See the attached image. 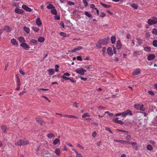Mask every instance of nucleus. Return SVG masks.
<instances>
[{"label": "nucleus", "mask_w": 157, "mask_h": 157, "mask_svg": "<svg viewBox=\"0 0 157 157\" xmlns=\"http://www.w3.org/2000/svg\"><path fill=\"white\" fill-rule=\"evenodd\" d=\"M121 115L123 117H124L127 116H131L132 115V113L131 110L128 109L121 113H117L116 114L115 116L117 117Z\"/></svg>", "instance_id": "nucleus-1"}, {"label": "nucleus", "mask_w": 157, "mask_h": 157, "mask_svg": "<svg viewBox=\"0 0 157 157\" xmlns=\"http://www.w3.org/2000/svg\"><path fill=\"white\" fill-rule=\"evenodd\" d=\"M29 144V140L25 139L19 140L18 142H16L15 144L18 146H24L28 144Z\"/></svg>", "instance_id": "nucleus-2"}, {"label": "nucleus", "mask_w": 157, "mask_h": 157, "mask_svg": "<svg viewBox=\"0 0 157 157\" xmlns=\"http://www.w3.org/2000/svg\"><path fill=\"white\" fill-rule=\"evenodd\" d=\"M151 19H149L148 20V23L150 25L155 24L157 23V18L155 17H151Z\"/></svg>", "instance_id": "nucleus-3"}, {"label": "nucleus", "mask_w": 157, "mask_h": 157, "mask_svg": "<svg viewBox=\"0 0 157 157\" xmlns=\"http://www.w3.org/2000/svg\"><path fill=\"white\" fill-rule=\"evenodd\" d=\"M134 107L136 109L144 111L145 108H144L143 105H140L139 104H136L134 105Z\"/></svg>", "instance_id": "nucleus-4"}, {"label": "nucleus", "mask_w": 157, "mask_h": 157, "mask_svg": "<svg viewBox=\"0 0 157 157\" xmlns=\"http://www.w3.org/2000/svg\"><path fill=\"white\" fill-rule=\"evenodd\" d=\"M109 40V39L108 38H104L100 40L99 42L101 44L106 45L108 44V41Z\"/></svg>", "instance_id": "nucleus-5"}, {"label": "nucleus", "mask_w": 157, "mask_h": 157, "mask_svg": "<svg viewBox=\"0 0 157 157\" xmlns=\"http://www.w3.org/2000/svg\"><path fill=\"white\" fill-rule=\"evenodd\" d=\"M113 121L115 123L120 124L121 125H123L124 124V123L122 121L119 119L118 117L114 118L113 119Z\"/></svg>", "instance_id": "nucleus-6"}, {"label": "nucleus", "mask_w": 157, "mask_h": 157, "mask_svg": "<svg viewBox=\"0 0 157 157\" xmlns=\"http://www.w3.org/2000/svg\"><path fill=\"white\" fill-rule=\"evenodd\" d=\"M130 144L132 146V147L135 150H137L138 147L137 143L136 142H130Z\"/></svg>", "instance_id": "nucleus-7"}, {"label": "nucleus", "mask_w": 157, "mask_h": 157, "mask_svg": "<svg viewBox=\"0 0 157 157\" xmlns=\"http://www.w3.org/2000/svg\"><path fill=\"white\" fill-rule=\"evenodd\" d=\"M75 71L76 73L80 75H84L83 68H78L75 70Z\"/></svg>", "instance_id": "nucleus-8"}, {"label": "nucleus", "mask_w": 157, "mask_h": 157, "mask_svg": "<svg viewBox=\"0 0 157 157\" xmlns=\"http://www.w3.org/2000/svg\"><path fill=\"white\" fill-rule=\"evenodd\" d=\"M20 46L25 49L28 50L29 49L28 45L25 43H23L20 44Z\"/></svg>", "instance_id": "nucleus-9"}, {"label": "nucleus", "mask_w": 157, "mask_h": 157, "mask_svg": "<svg viewBox=\"0 0 157 157\" xmlns=\"http://www.w3.org/2000/svg\"><path fill=\"white\" fill-rule=\"evenodd\" d=\"M22 7L23 9L27 11L31 12L32 11L31 9L29 8L25 5H23L22 6Z\"/></svg>", "instance_id": "nucleus-10"}, {"label": "nucleus", "mask_w": 157, "mask_h": 157, "mask_svg": "<svg viewBox=\"0 0 157 157\" xmlns=\"http://www.w3.org/2000/svg\"><path fill=\"white\" fill-rule=\"evenodd\" d=\"M15 12L16 13L19 14H21L23 13V11L22 10L18 8H16L15 9Z\"/></svg>", "instance_id": "nucleus-11"}, {"label": "nucleus", "mask_w": 157, "mask_h": 157, "mask_svg": "<svg viewBox=\"0 0 157 157\" xmlns=\"http://www.w3.org/2000/svg\"><path fill=\"white\" fill-rule=\"evenodd\" d=\"M122 44L119 40H118L117 43L116 47L117 49L119 50L121 49Z\"/></svg>", "instance_id": "nucleus-12"}, {"label": "nucleus", "mask_w": 157, "mask_h": 157, "mask_svg": "<svg viewBox=\"0 0 157 157\" xmlns=\"http://www.w3.org/2000/svg\"><path fill=\"white\" fill-rule=\"evenodd\" d=\"M155 57V56L153 54H150L147 56V59L149 61L151 60L154 59Z\"/></svg>", "instance_id": "nucleus-13"}, {"label": "nucleus", "mask_w": 157, "mask_h": 157, "mask_svg": "<svg viewBox=\"0 0 157 157\" xmlns=\"http://www.w3.org/2000/svg\"><path fill=\"white\" fill-rule=\"evenodd\" d=\"M140 70L139 68H137L135 69L133 72V75H138L140 73Z\"/></svg>", "instance_id": "nucleus-14"}, {"label": "nucleus", "mask_w": 157, "mask_h": 157, "mask_svg": "<svg viewBox=\"0 0 157 157\" xmlns=\"http://www.w3.org/2000/svg\"><path fill=\"white\" fill-rule=\"evenodd\" d=\"M108 54L109 56H112L113 54V52L112 48L110 47H109L107 50Z\"/></svg>", "instance_id": "nucleus-15"}, {"label": "nucleus", "mask_w": 157, "mask_h": 157, "mask_svg": "<svg viewBox=\"0 0 157 157\" xmlns=\"http://www.w3.org/2000/svg\"><path fill=\"white\" fill-rule=\"evenodd\" d=\"M11 42L14 45L17 46L18 43L16 40L15 39L13 38L11 40Z\"/></svg>", "instance_id": "nucleus-16"}, {"label": "nucleus", "mask_w": 157, "mask_h": 157, "mask_svg": "<svg viewBox=\"0 0 157 157\" xmlns=\"http://www.w3.org/2000/svg\"><path fill=\"white\" fill-rule=\"evenodd\" d=\"M36 121L38 122L41 125H44L45 123V122L41 119H36Z\"/></svg>", "instance_id": "nucleus-17"}, {"label": "nucleus", "mask_w": 157, "mask_h": 157, "mask_svg": "<svg viewBox=\"0 0 157 157\" xmlns=\"http://www.w3.org/2000/svg\"><path fill=\"white\" fill-rule=\"evenodd\" d=\"M1 128L3 133H6V131L8 129L6 126L3 125H2Z\"/></svg>", "instance_id": "nucleus-18"}, {"label": "nucleus", "mask_w": 157, "mask_h": 157, "mask_svg": "<svg viewBox=\"0 0 157 157\" xmlns=\"http://www.w3.org/2000/svg\"><path fill=\"white\" fill-rule=\"evenodd\" d=\"M4 30L7 31L8 32H10L11 31L10 27L8 26H6L3 29Z\"/></svg>", "instance_id": "nucleus-19"}, {"label": "nucleus", "mask_w": 157, "mask_h": 157, "mask_svg": "<svg viewBox=\"0 0 157 157\" xmlns=\"http://www.w3.org/2000/svg\"><path fill=\"white\" fill-rule=\"evenodd\" d=\"M36 23L39 26H40L42 25V23L40 19L39 18H37L36 21Z\"/></svg>", "instance_id": "nucleus-20"}, {"label": "nucleus", "mask_w": 157, "mask_h": 157, "mask_svg": "<svg viewBox=\"0 0 157 157\" xmlns=\"http://www.w3.org/2000/svg\"><path fill=\"white\" fill-rule=\"evenodd\" d=\"M82 47L81 46L78 47V48H75L74 49L72 50V52H75L76 51H79L82 49Z\"/></svg>", "instance_id": "nucleus-21"}, {"label": "nucleus", "mask_w": 157, "mask_h": 157, "mask_svg": "<svg viewBox=\"0 0 157 157\" xmlns=\"http://www.w3.org/2000/svg\"><path fill=\"white\" fill-rule=\"evenodd\" d=\"M60 142V141L59 139V138H57L55 139V140L53 141V144L54 145H56L57 144Z\"/></svg>", "instance_id": "nucleus-22"}, {"label": "nucleus", "mask_w": 157, "mask_h": 157, "mask_svg": "<svg viewBox=\"0 0 157 157\" xmlns=\"http://www.w3.org/2000/svg\"><path fill=\"white\" fill-rule=\"evenodd\" d=\"M55 153L58 156L60 155V149L59 148H57L55 150Z\"/></svg>", "instance_id": "nucleus-23"}, {"label": "nucleus", "mask_w": 157, "mask_h": 157, "mask_svg": "<svg viewBox=\"0 0 157 157\" xmlns=\"http://www.w3.org/2000/svg\"><path fill=\"white\" fill-rule=\"evenodd\" d=\"M48 71L49 72V74L50 75H52L54 73V70L53 69H50L48 70Z\"/></svg>", "instance_id": "nucleus-24"}, {"label": "nucleus", "mask_w": 157, "mask_h": 157, "mask_svg": "<svg viewBox=\"0 0 157 157\" xmlns=\"http://www.w3.org/2000/svg\"><path fill=\"white\" fill-rule=\"evenodd\" d=\"M151 48L150 47L147 46L144 47V50L147 52H149L151 51Z\"/></svg>", "instance_id": "nucleus-25"}, {"label": "nucleus", "mask_w": 157, "mask_h": 157, "mask_svg": "<svg viewBox=\"0 0 157 157\" xmlns=\"http://www.w3.org/2000/svg\"><path fill=\"white\" fill-rule=\"evenodd\" d=\"M23 29L28 34L29 33L30 29L29 28L25 26L23 28Z\"/></svg>", "instance_id": "nucleus-26"}, {"label": "nucleus", "mask_w": 157, "mask_h": 157, "mask_svg": "<svg viewBox=\"0 0 157 157\" xmlns=\"http://www.w3.org/2000/svg\"><path fill=\"white\" fill-rule=\"evenodd\" d=\"M130 6L135 9H136L138 7V6L136 3H132L130 5Z\"/></svg>", "instance_id": "nucleus-27"}, {"label": "nucleus", "mask_w": 157, "mask_h": 157, "mask_svg": "<svg viewBox=\"0 0 157 157\" xmlns=\"http://www.w3.org/2000/svg\"><path fill=\"white\" fill-rule=\"evenodd\" d=\"M116 37L115 36H113L111 37V43L112 44H114L116 41Z\"/></svg>", "instance_id": "nucleus-28"}, {"label": "nucleus", "mask_w": 157, "mask_h": 157, "mask_svg": "<svg viewBox=\"0 0 157 157\" xmlns=\"http://www.w3.org/2000/svg\"><path fill=\"white\" fill-rule=\"evenodd\" d=\"M45 40V39L42 37H39L38 39V40L39 42L42 43Z\"/></svg>", "instance_id": "nucleus-29"}, {"label": "nucleus", "mask_w": 157, "mask_h": 157, "mask_svg": "<svg viewBox=\"0 0 157 157\" xmlns=\"http://www.w3.org/2000/svg\"><path fill=\"white\" fill-rule=\"evenodd\" d=\"M147 149L149 151H152L153 148L152 146L150 144H148L146 147Z\"/></svg>", "instance_id": "nucleus-30"}, {"label": "nucleus", "mask_w": 157, "mask_h": 157, "mask_svg": "<svg viewBox=\"0 0 157 157\" xmlns=\"http://www.w3.org/2000/svg\"><path fill=\"white\" fill-rule=\"evenodd\" d=\"M32 29L35 32H38L40 30L36 26H33L32 27Z\"/></svg>", "instance_id": "nucleus-31"}, {"label": "nucleus", "mask_w": 157, "mask_h": 157, "mask_svg": "<svg viewBox=\"0 0 157 157\" xmlns=\"http://www.w3.org/2000/svg\"><path fill=\"white\" fill-rule=\"evenodd\" d=\"M137 40V43L139 45H141L143 41L141 39H140L139 38H137L136 39Z\"/></svg>", "instance_id": "nucleus-32"}, {"label": "nucleus", "mask_w": 157, "mask_h": 157, "mask_svg": "<svg viewBox=\"0 0 157 157\" xmlns=\"http://www.w3.org/2000/svg\"><path fill=\"white\" fill-rule=\"evenodd\" d=\"M47 136L49 138L51 139L52 138L55 137L54 134L52 133H50L47 134Z\"/></svg>", "instance_id": "nucleus-33"}, {"label": "nucleus", "mask_w": 157, "mask_h": 157, "mask_svg": "<svg viewBox=\"0 0 157 157\" xmlns=\"http://www.w3.org/2000/svg\"><path fill=\"white\" fill-rule=\"evenodd\" d=\"M90 115L88 113H84L82 116V118H85L86 117H90Z\"/></svg>", "instance_id": "nucleus-34"}, {"label": "nucleus", "mask_w": 157, "mask_h": 157, "mask_svg": "<svg viewBox=\"0 0 157 157\" xmlns=\"http://www.w3.org/2000/svg\"><path fill=\"white\" fill-rule=\"evenodd\" d=\"M20 42H25V38L22 36H20L18 38Z\"/></svg>", "instance_id": "nucleus-35"}, {"label": "nucleus", "mask_w": 157, "mask_h": 157, "mask_svg": "<svg viewBox=\"0 0 157 157\" xmlns=\"http://www.w3.org/2000/svg\"><path fill=\"white\" fill-rule=\"evenodd\" d=\"M47 8L48 9H53L55 8V7L52 4H49L48 6H47Z\"/></svg>", "instance_id": "nucleus-36"}, {"label": "nucleus", "mask_w": 157, "mask_h": 157, "mask_svg": "<svg viewBox=\"0 0 157 157\" xmlns=\"http://www.w3.org/2000/svg\"><path fill=\"white\" fill-rule=\"evenodd\" d=\"M130 142L128 141L122 140V144L124 145L130 144Z\"/></svg>", "instance_id": "nucleus-37"}, {"label": "nucleus", "mask_w": 157, "mask_h": 157, "mask_svg": "<svg viewBox=\"0 0 157 157\" xmlns=\"http://www.w3.org/2000/svg\"><path fill=\"white\" fill-rule=\"evenodd\" d=\"M16 78L17 82V84H21L20 78L17 75L16 76Z\"/></svg>", "instance_id": "nucleus-38"}, {"label": "nucleus", "mask_w": 157, "mask_h": 157, "mask_svg": "<svg viewBox=\"0 0 157 157\" xmlns=\"http://www.w3.org/2000/svg\"><path fill=\"white\" fill-rule=\"evenodd\" d=\"M59 35L62 36L64 37H68V36H67V34L66 33H63V32H60L59 33Z\"/></svg>", "instance_id": "nucleus-39"}, {"label": "nucleus", "mask_w": 157, "mask_h": 157, "mask_svg": "<svg viewBox=\"0 0 157 157\" xmlns=\"http://www.w3.org/2000/svg\"><path fill=\"white\" fill-rule=\"evenodd\" d=\"M101 5H102V6L104 7H105L106 8H109L111 7V6L109 5H108L107 4H105L102 3H101Z\"/></svg>", "instance_id": "nucleus-40"}, {"label": "nucleus", "mask_w": 157, "mask_h": 157, "mask_svg": "<svg viewBox=\"0 0 157 157\" xmlns=\"http://www.w3.org/2000/svg\"><path fill=\"white\" fill-rule=\"evenodd\" d=\"M152 33L153 34L156 35H157V29L154 28L152 31Z\"/></svg>", "instance_id": "nucleus-41"}, {"label": "nucleus", "mask_w": 157, "mask_h": 157, "mask_svg": "<svg viewBox=\"0 0 157 157\" xmlns=\"http://www.w3.org/2000/svg\"><path fill=\"white\" fill-rule=\"evenodd\" d=\"M51 12L55 15H56L57 14V12L55 8L51 10Z\"/></svg>", "instance_id": "nucleus-42"}, {"label": "nucleus", "mask_w": 157, "mask_h": 157, "mask_svg": "<svg viewBox=\"0 0 157 157\" xmlns=\"http://www.w3.org/2000/svg\"><path fill=\"white\" fill-rule=\"evenodd\" d=\"M30 42L31 44H36L37 42V41L36 40H34V39H31L30 40Z\"/></svg>", "instance_id": "nucleus-43"}, {"label": "nucleus", "mask_w": 157, "mask_h": 157, "mask_svg": "<svg viewBox=\"0 0 157 157\" xmlns=\"http://www.w3.org/2000/svg\"><path fill=\"white\" fill-rule=\"evenodd\" d=\"M152 45L155 47H157V40H154L152 42Z\"/></svg>", "instance_id": "nucleus-44"}, {"label": "nucleus", "mask_w": 157, "mask_h": 157, "mask_svg": "<svg viewBox=\"0 0 157 157\" xmlns=\"http://www.w3.org/2000/svg\"><path fill=\"white\" fill-rule=\"evenodd\" d=\"M55 71L56 72H58L59 71V66L58 64H56L55 65Z\"/></svg>", "instance_id": "nucleus-45"}, {"label": "nucleus", "mask_w": 157, "mask_h": 157, "mask_svg": "<svg viewBox=\"0 0 157 157\" xmlns=\"http://www.w3.org/2000/svg\"><path fill=\"white\" fill-rule=\"evenodd\" d=\"M139 55L140 52L139 51H136L133 53V55L134 56H137V55Z\"/></svg>", "instance_id": "nucleus-46"}, {"label": "nucleus", "mask_w": 157, "mask_h": 157, "mask_svg": "<svg viewBox=\"0 0 157 157\" xmlns=\"http://www.w3.org/2000/svg\"><path fill=\"white\" fill-rule=\"evenodd\" d=\"M85 15L88 17H91V15L87 11H86L85 13Z\"/></svg>", "instance_id": "nucleus-47"}, {"label": "nucleus", "mask_w": 157, "mask_h": 157, "mask_svg": "<svg viewBox=\"0 0 157 157\" xmlns=\"http://www.w3.org/2000/svg\"><path fill=\"white\" fill-rule=\"evenodd\" d=\"M83 3L85 7H87L88 6V3L86 0H83Z\"/></svg>", "instance_id": "nucleus-48"}, {"label": "nucleus", "mask_w": 157, "mask_h": 157, "mask_svg": "<svg viewBox=\"0 0 157 157\" xmlns=\"http://www.w3.org/2000/svg\"><path fill=\"white\" fill-rule=\"evenodd\" d=\"M149 143L152 144L154 146H155V142L153 140H149Z\"/></svg>", "instance_id": "nucleus-49"}, {"label": "nucleus", "mask_w": 157, "mask_h": 157, "mask_svg": "<svg viewBox=\"0 0 157 157\" xmlns=\"http://www.w3.org/2000/svg\"><path fill=\"white\" fill-rule=\"evenodd\" d=\"M126 139L128 140H130L131 139V136L130 135H128L126 136Z\"/></svg>", "instance_id": "nucleus-50"}, {"label": "nucleus", "mask_w": 157, "mask_h": 157, "mask_svg": "<svg viewBox=\"0 0 157 157\" xmlns=\"http://www.w3.org/2000/svg\"><path fill=\"white\" fill-rule=\"evenodd\" d=\"M62 78L65 79V80H69V79L70 78V77H67L66 76H65L64 75H63L61 77Z\"/></svg>", "instance_id": "nucleus-51"}, {"label": "nucleus", "mask_w": 157, "mask_h": 157, "mask_svg": "<svg viewBox=\"0 0 157 157\" xmlns=\"http://www.w3.org/2000/svg\"><path fill=\"white\" fill-rule=\"evenodd\" d=\"M105 130L107 131H108V132H110L111 133V134H113V132H112V131H111L110 129V128H108V127H106L105 128Z\"/></svg>", "instance_id": "nucleus-52"}, {"label": "nucleus", "mask_w": 157, "mask_h": 157, "mask_svg": "<svg viewBox=\"0 0 157 157\" xmlns=\"http://www.w3.org/2000/svg\"><path fill=\"white\" fill-rule=\"evenodd\" d=\"M76 157H82V154L81 153H78V152H76Z\"/></svg>", "instance_id": "nucleus-53"}, {"label": "nucleus", "mask_w": 157, "mask_h": 157, "mask_svg": "<svg viewBox=\"0 0 157 157\" xmlns=\"http://www.w3.org/2000/svg\"><path fill=\"white\" fill-rule=\"evenodd\" d=\"M148 93L151 96H153L154 95V93L152 91H148Z\"/></svg>", "instance_id": "nucleus-54"}, {"label": "nucleus", "mask_w": 157, "mask_h": 157, "mask_svg": "<svg viewBox=\"0 0 157 157\" xmlns=\"http://www.w3.org/2000/svg\"><path fill=\"white\" fill-rule=\"evenodd\" d=\"M117 130L119 132H125V133L128 132V131L124 130H122V129H117Z\"/></svg>", "instance_id": "nucleus-55"}, {"label": "nucleus", "mask_w": 157, "mask_h": 157, "mask_svg": "<svg viewBox=\"0 0 157 157\" xmlns=\"http://www.w3.org/2000/svg\"><path fill=\"white\" fill-rule=\"evenodd\" d=\"M37 91H40V90H43V91H47L48 90V89H43V88H40V89H37Z\"/></svg>", "instance_id": "nucleus-56"}, {"label": "nucleus", "mask_w": 157, "mask_h": 157, "mask_svg": "<svg viewBox=\"0 0 157 157\" xmlns=\"http://www.w3.org/2000/svg\"><path fill=\"white\" fill-rule=\"evenodd\" d=\"M41 97L43 98H44L45 99H46L49 102H51V101L49 100L48 98L47 97H46L45 96L43 95V96H41Z\"/></svg>", "instance_id": "nucleus-57"}, {"label": "nucleus", "mask_w": 157, "mask_h": 157, "mask_svg": "<svg viewBox=\"0 0 157 157\" xmlns=\"http://www.w3.org/2000/svg\"><path fill=\"white\" fill-rule=\"evenodd\" d=\"M114 141L115 142H117V143H121V144H122V140H116L114 139Z\"/></svg>", "instance_id": "nucleus-58"}, {"label": "nucleus", "mask_w": 157, "mask_h": 157, "mask_svg": "<svg viewBox=\"0 0 157 157\" xmlns=\"http://www.w3.org/2000/svg\"><path fill=\"white\" fill-rule=\"evenodd\" d=\"M77 59L79 61H81L82 60V59L80 56H77L76 57Z\"/></svg>", "instance_id": "nucleus-59"}, {"label": "nucleus", "mask_w": 157, "mask_h": 157, "mask_svg": "<svg viewBox=\"0 0 157 157\" xmlns=\"http://www.w3.org/2000/svg\"><path fill=\"white\" fill-rule=\"evenodd\" d=\"M68 4L70 5L71 6V5H74L75 4V3L72 2L71 1H69L67 2Z\"/></svg>", "instance_id": "nucleus-60"}, {"label": "nucleus", "mask_w": 157, "mask_h": 157, "mask_svg": "<svg viewBox=\"0 0 157 157\" xmlns=\"http://www.w3.org/2000/svg\"><path fill=\"white\" fill-rule=\"evenodd\" d=\"M69 80L71 81L73 83H75L76 82V81L75 80H74L72 78L70 77V78L69 79Z\"/></svg>", "instance_id": "nucleus-61"}, {"label": "nucleus", "mask_w": 157, "mask_h": 157, "mask_svg": "<svg viewBox=\"0 0 157 157\" xmlns=\"http://www.w3.org/2000/svg\"><path fill=\"white\" fill-rule=\"evenodd\" d=\"M97 135V133L95 131H94L92 134V136L93 137H95Z\"/></svg>", "instance_id": "nucleus-62"}, {"label": "nucleus", "mask_w": 157, "mask_h": 157, "mask_svg": "<svg viewBox=\"0 0 157 157\" xmlns=\"http://www.w3.org/2000/svg\"><path fill=\"white\" fill-rule=\"evenodd\" d=\"M98 109L99 110H101L105 109V108L102 106H99L98 107Z\"/></svg>", "instance_id": "nucleus-63"}, {"label": "nucleus", "mask_w": 157, "mask_h": 157, "mask_svg": "<svg viewBox=\"0 0 157 157\" xmlns=\"http://www.w3.org/2000/svg\"><path fill=\"white\" fill-rule=\"evenodd\" d=\"M73 106L74 107H76L78 108V106L77 105V102H74L73 104Z\"/></svg>", "instance_id": "nucleus-64"}]
</instances>
